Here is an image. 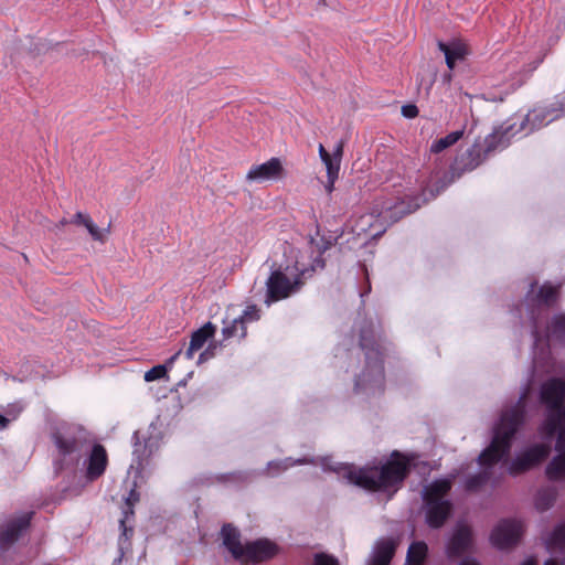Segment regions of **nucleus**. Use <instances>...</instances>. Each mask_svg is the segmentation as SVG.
Instances as JSON below:
<instances>
[{
  "instance_id": "4be33fe9",
  "label": "nucleus",
  "mask_w": 565,
  "mask_h": 565,
  "mask_svg": "<svg viewBox=\"0 0 565 565\" xmlns=\"http://www.w3.org/2000/svg\"><path fill=\"white\" fill-rule=\"evenodd\" d=\"M428 547L424 542H414L407 551L408 565H422L427 556Z\"/></svg>"
},
{
  "instance_id": "a878e982",
  "label": "nucleus",
  "mask_w": 565,
  "mask_h": 565,
  "mask_svg": "<svg viewBox=\"0 0 565 565\" xmlns=\"http://www.w3.org/2000/svg\"><path fill=\"white\" fill-rule=\"evenodd\" d=\"M555 294H556V289L554 287L544 285L540 288L537 298L540 301L548 303L554 300Z\"/></svg>"
},
{
  "instance_id": "aec40b11",
  "label": "nucleus",
  "mask_w": 565,
  "mask_h": 565,
  "mask_svg": "<svg viewBox=\"0 0 565 565\" xmlns=\"http://www.w3.org/2000/svg\"><path fill=\"white\" fill-rule=\"evenodd\" d=\"M223 544L231 552L234 558H242L245 545H243L239 541V534L236 529L231 525H225L222 529Z\"/></svg>"
},
{
  "instance_id": "b1692460",
  "label": "nucleus",
  "mask_w": 565,
  "mask_h": 565,
  "mask_svg": "<svg viewBox=\"0 0 565 565\" xmlns=\"http://www.w3.org/2000/svg\"><path fill=\"white\" fill-rule=\"evenodd\" d=\"M83 226L87 230V232L89 233V235L92 236V238L94 241H97L100 243L106 242V239L108 238V235L110 233L109 225L106 228H99L94 223V221L90 218V216H88V218L86 220V223Z\"/></svg>"
},
{
  "instance_id": "4468645a",
  "label": "nucleus",
  "mask_w": 565,
  "mask_h": 565,
  "mask_svg": "<svg viewBox=\"0 0 565 565\" xmlns=\"http://www.w3.org/2000/svg\"><path fill=\"white\" fill-rule=\"evenodd\" d=\"M55 444L58 450L64 454H72L81 448V443L85 440V433L78 429V436H74L68 429L58 430L54 435Z\"/></svg>"
},
{
  "instance_id": "c03bdc74",
  "label": "nucleus",
  "mask_w": 565,
  "mask_h": 565,
  "mask_svg": "<svg viewBox=\"0 0 565 565\" xmlns=\"http://www.w3.org/2000/svg\"><path fill=\"white\" fill-rule=\"evenodd\" d=\"M180 354H181V351H178L174 355H172V356L170 358L169 363H170V364H171V363H173V362L178 359V356H179Z\"/></svg>"
},
{
  "instance_id": "8fccbe9b",
  "label": "nucleus",
  "mask_w": 565,
  "mask_h": 565,
  "mask_svg": "<svg viewBox=\"0 0 565 565\" xmlns=\"http://www.w3.org/2000/svg\"><path fill=\"white\" fill-rule=\"evenodd\" d=\"M476 166H477V164H472V166H470L468 169H469V170H471V169H473Z\"/></svg>"
},
{
  "instance_id": "72a5a7b5",
  "label": "nucleus",
  "mask_w": 565,
  "mask_h": 565,
  "mask_svg": "<svg viewBox=\"0 0 565 565\" xmlns=\"http://www.w3.org/2000/svg\"><path fill=\"white\" fill-rule=\"evenodd\" d=\"M460 173H457V177H459ZM456 175L454 174L447 182H441L439 186H437L436 191L434 192L430 190V198H435L440 191H443L449 183H451L455 180Z\"/></svg>"
},
{
  "instance_id": "09e8293b",
  "label": "nucleus",
  "mask_w": 565,
  "mask_h": 565,
  "mask_svg": "<svg viewBox=\"0 0 565 565\" xmlns=\"http://www.w3.org/2000/svg\"><path fill=\"white\" fill-rule=\"evenodd\" d=\"M370 217H371V216H367V215H366V216H363V217L361 218V223H366V222L369 221V218H370Z\"/></svg>"
},
{
  "instance_id": "f257e3e1",
  "label": "nucleus",
  "mask_w": 565,
  "mask_h": 565,
  "mask_svg": "<svg viewBox=\"0 0 565 565\" xmlns=\"http://www.w3.org/2000/svg\"><path fill=\"white\" fill-rule=\"evenodd\" d=\"M565 382L553 379L543 384L541 399L545 403L551 413L540 427L542 438L551 439L557 435L556 451L558 455L547 466L546 473L552 480L565 478Z\"/></svg>"
},
{
  "instance_id": "49530a36",
  "label": "nucleus",
  "mask_w": 565,
  "mask_h": 565,
  "mask_svg": "<svg viewBox=\"0 0 565 565\" xmlns=\"http://www.w3.org/2000/svg\"><path fill=\"white\" fill-rule=\"evenodd\" d=\"M121 526L124 527V535H127V527H125V520L120 521Z\"/></svg>"
},
{
  "instance_id": "412c9836",
  "label": "nucleus",
  "mask_w": 565,
  "mask_h": 565,
  "mask_svg": "<svg viewBox=\"0 0 565 565\" xmlns=\"http://www.w3.org/2000/svg\"><path fill=\"white\" fill-rule=\"evenodd\" d=\"M223 338H239L243 339L246 335L245 322L238 317L234 318L231 322L224 321L222 329Z\"/></svg>"
},
{
  "instance_id": "6ab92c4d",
  "label": "nucleus",
  "mask_w": 565,
  "mask_h": 565,
  "mask_svg": "<svg viewBox=\"0 0 565 565\" xmlns=\"http://www.w3.org/2000/svg\"><path fill=\"white\" fill-rule=\"evenodd\" d=\"M420 206V203L407 204L404 201L396 203L394 206H386L384 211L381 212V218L388 223L397 222L405 214L412 213L416 211Z\"/></svg>"
},
{
  "instance_id": "c85d7f7f",
  "label": "nucleus",
  "mask_w": 565,
  "mask_h": 565,
  "mask_svg": "<svg viewBox=\"0 0 565 565\" xmlns=\"http://www.w3.org/2000/svg\"><path fill=\"white\" fill-rule=\"evenodd\" d=\"M239 318L245 322L258 320L259 315L255 306L248 307Z\"/></svg>"
},
{
  "instance_id": "f704fd0d",
  "label": "nucleus",
  "mask_w": 565,
  "mask_h": 565,
  "mask_svg": "<svg viewBox=\"0 0 565 565\" xmlns=\"http://www.w3.org/2000/svg\"><path fill=\"white\" fill-rule=\"evenodd\" d=\"M557 329L565 330V316H558L555 318Z\"/></svg>"
},
{
  "instance_id": "6e6552de",
  "label": "nucleus",
  "mask_w": 565,
  "mask_h": 565,
  "mask_svg": "<svg viewBox=\"0 0 565 565\" xmlns=\"http://www.w3.org/2000/svg\"><path fill=\"white\" fill-rule=\"evenodd\" d=\"M287 171L279 158H271L268 161L253 166L247 174L246 180L250 182H276L285 179Z\"/></svg>"
},
{
  "instance_id": "423d86ee",
  "label": "nucleus",
  "mask_w": 565,
  "mask_h": 565,
  "mask_svg": "<svg viewBox=\"0 0 565 565\" xmlns=\"http://www.w3.org/2000/svg\"><path fill=\"white\" fill-rule=\"evenodd\" d=\"M452 481L450 478L438 479L423 489V510L426 523L434 529L441 527L452 512V503L448 498Z\"/></svg>"
},
{
  "instance_id": "c756f323",
  "label": "nucleus",
  "mask_w": 565,
  "mask_h": 565,
  "mask_svg": "<svg viewBox=\"0 0 565 565\" xmlns=\"http://www.w3.org/2000/svg\"><path fill=\"white\" fill-rule=\"evenodd\" d=\"M402 114L406 118H414L418 114V109L415 105H406L402 107Z\"/></svg>"
},
{
  "instance_id": "dca6fc26",
  "label": "nucleus",
  "mask_w": 565,
  "mask_h": 565,
  "mask_svg": "<svg viewBox=\"0 0 565 565\" xmlns=\"http://www.w3.org/2000/svg\"><path fill=\"white\" fill-rule=\"evenodd\" d=\"M215 333V326L211 322L205 323L202 328L192 333L191 341L188 350L185 351L186 359H192L194 353L203 348L205 342Z\"/></svg>"
},
{
  "instance_id": "a18cd8bd",
  "label": "nucleus",
  "mask_w": 565,
  "mask_h": 565,
  "mask_svg": "<svg viewBox=\"0 0 565 565\" xmlns=\"http://www.w3.org/2000/svg\"><path fill=\"white\" fill-rule=\"evenodd\" d=\"M326 189L328 192H331L333 190V184L328 180V184L326 185Z\"/></svg>"
},
{
  "instance_id": "79ce46f5",
  "label": "nucleus",
  "mask_w": 565,
  "mask_h": 565,
  "mask_svg": "<svg viewBox=\"0 0 565 565\" xmlns=\"http://www.w3.org/2000/svg\"><path fill=\"white\" fill-rule=\"evenodd\" d=\"M521 565H537V563L535 558L529 557Z\"/></svg>"
},
{
  "instance_id": "20e7f679",
  "label": "nucleus",
  "mask_w": 565,
  "mask_h": 565,
  "mask_svg": "<svg viewBox=\"0 0 565 565\" xmlns=\"http://www.w3.org/2000/svg\"><path fill=\"white\" fill-rule=\"evenodd\" d=\"M524 417V405L522 401L513 407L505 409L494 428L492 441L479 456V465L490 468L499 462L510 450L511 439Z\"/></svg>"
},
{
  "instance_id": "ddd939ff",
  "label": "nucleus",
  "mask_w": 565,
  "mask_h": 565,
  "mask_svg": "<svg viewBox=\"0 0 565 565\" xmlns=\"http://www.w3.org/2000/svg\"><path fill=\"white\" fill-rule=\"evenodd\" d=\"M276 554V546L267 540H258L245 545L242 562H262Z\"/></svg>"
},
{
  "instance_id": "de8ad7c7",
  "label": "nucleus",
  "mask_w": 565,
  "mask_h": 565,
  "mask_svg": "<svg viewBox=\"0 0 565 565\" xmlns=\"http://www.w3.org/2000/svg\"><path fill=\"white\" fill-rule=\"evenodd\" d=\"M377 383H379V385H381V384H382V372H381V370L379 371V380H377Z\"/></svg>"
},
{
  "instance_id": "0eeeda50",
  "label": "nucleus",
  "mask_w": 565,
  "mask_h": 565,
  "mask_svg": "<svg viewBox=\"0 0 565 565\" xmlns=\"http://www.w3.org/2000/svg\"><path fill=\"white\" fill-rule=\"evenodd\" d=\"M523 533V524L521 521L515 519L501 520L493 527L490 541L493 546L500 550H507L520 541Z\"/></svg>"
},
{
  "instance_id": "f3484780",
  "label": "nucleus",
  "mask_w": 565,
  "mask_h": 565,
  "mask_svg": "<svg viewBox=\"0 0 565 565\" xmlns=\"http://www.w3.org/2000/svg\"><path fill=\"white\" fill-rule=\"evenodd\" d=\"M106 466L107 454L105 448L100 445H95L89 457V465L87 469L88 477L90 479L99 477L105 471Z\"/></svg>"
},
{
  "instance_id": "2f4dec72",
  "label": "nucleus",
  "mask_w": 565,
  "mask_h": 565,
  "mask_svg": "<svg viewBox=\"0 0 565 565\" xmlns=\"http://www.w3.org/2000/svg\"><path fill=\"white\" fill-rule=\"evenodd\" d=\"M89 215L85 214V213H82V212H77L73 218L70 221L71 224H75V225H79V226H83L85 223H86V220L88 218Z\"/></svg>"
},
{
  "instance_id": "2eb2a0df",
  "label": "nucleus",
  "mask_w": 565,
  "mask_h": 565,
  "mask_svg": "<svg viewBox=\"0 0 565 565\" xmlns=\"http://www.w3.org/2000/svg\"><path fill=\"white\" fill-rule=\"evenodd\" d=\"M437 45L438 49L445 54L446 64L449 70H454L456 63L462 61L468 54L466 44L460 41H451L448 44L438 42Z\"/></svg>"
},
{
  "instance_id": "5701e85b",
  "label": "nucleus",
  "mask_w": 565,
  "mask_h": 565,
  "mask_svg": "<svg viewBox=\"0 0 565 565\" xmlns=\"http://www.w3.org/2000/svg\"><path fill=\"white\" fill-rule=\"evenodd\" d=\"M463 136V130H457L448 134L446 137L435 140L430 146V152L439 153L450 146L455 145Z\"/></svg>"
},
{
  "instance_id": "7c9ffc66",
  "label": "nucleus",
  "mask_w": 565,
  "mask_h": 565,
  "mask_svg": "<svg viewBox=\"0 0 565 565\" xmlns=\"http://www.w3.org/2000/svg\"><path fill=\"white\" fill-rule=\"evenodd\" d=\"M486 478H487V476L479 475V476H476V477L469 479L467 482V488L470 490L476 489L479 484H481L484 481Z\"/></svg>"
},
{
  "instance_id": "f8f14e48",
  "label": "nucleus",
  "mask_w": 565,
  "mask_h": 565,
  "mask_svg": "<svg viewBox=\"0 0 565 565\" xmlns=\"http://www.w3.org/2000/svg\"><path fill=\"white\" fill-rule=\"evenodd\" d=\"M546 547L553 558L544 565H558L559 561H565V522L557 524L545 540Z\"/></svg>"
},
{
  "instance_id": "1a4fd4ad",
  "label": "nucleus",
  "mask_w": 565,
  "mask_h": 565,
  "mask_svg": "<svg viewBox=\"0 0 565 565\" xmlns=\"http://www.w3.org/2000/svg\"><path fill=\"white\" fill-rule=\"evenodd\" d=\"M30 513H22L3 520L0 523V550H9L19 539L23 530L29 526Z\"/></svg>"
},
{
  "instance_id": "393cba45",
  "label": "nucleus",
  "mask_w": 565,
  "mask_h": 565,
  "mask_svg": "<svg viewBox=\"0 0 565 565\" xmlns=\"http://www.w3.org/2000/svg\"><path fill=\"white\" fill-rule=\"evenodd\" d=\"M322 162L326 164L327 168L328 180L331 182V184H334V181L337 180L339 174L341 161L334 159L330 154L328 159L322 160Z\"/></svg>"
},
{
  "instance_id": "cd10ccee",
  "label": "nucleus",
  "mask_w": 565,
  "mask_h": 565,
  "mask_svg": "<svg viewBox=\"0 0 565 565\" xmlns=\"http://www.w3.org/2000/svg\"><path fill=\"white\" fill-rule=\"evenodd\" d=\"M167 369L164 365H157L150 369L145 373V381L152 382L154 380L161 379L166 375Z\"/></svg>"
},
{
  "instance_id": "9d476101",
  "label": "nucleus",
  "mask_w": 565,
  "mask_h": 565,
  "mask_svg": "<svg viewBox=\"0 0 565 565\" xmlns=\"http://www.w3.org/2000/svg\"><path fill=\"white\" fill-rule=\"evenodd\" d=\"M548 452L550 445H534L518 455V457L510 463L509 470L511 473L515 475L529 470L545 459Z\"/></svg>"
},
{
  "instance_id": "39448f33",
  "label": "nucleus",
  "mask_w": 565,
  "mask_h": 565,
  "mask_svg": "<svg viewBox=\"0 0 565 565\" xmlns=\"http://www.w3.org/2000/svg\"><path fill=\"white\" fill-rule=\"evenodd\" d=\"M561 109L551 106H537L527 113L524 119L515 129V124L508 125L495 129L491 135L486 138L487 150L492 151L499 148H504L509 145L510 137L516 132L524 131L525 134L532 132L541 128L547 122L553 121L559 116Z\"/></svg>"
},
{
  "instance_id": "4c0bfd02",
  "label": "nucleus",
  "mask_w": 565,
  "mask_h": 565,
  "mask_svg": "<svg viewBox=\"0 0 565 565\" xmlns=\"http://www.w3.org/2000/svg\"><path fill=\"white\" fill-rule=\"evenodd\" d=\"M137 501H138V495L135 493V491H131L130 495L127 498V504L129 507H131Z\"/></svg>"
},
{
  "instance_id": "bb28decb",
  "label": "nucleus",
  "mask_w": 565,
  "mask_h": 565,
  "mask_svg": "<svg viewBox=\"0 0 565 565\" xmlns=\"http://www.w3.org/2000/svg\"><path fill=\"white\" fill-rule=\"evenodd\" d=\"M312 565H341L332 555L326 554V553H318L313 557Z\"/></svg>"
},
{
  "instance_id": "e433bc0d",
  "label": "nucleus",
  "mask_w": 565,
  "mask_h": 565,
  "mask_svg": "<svg viewBox=\"0 0 565 565\" xmlns=\"http://www.w3.org/2000/svg\"><path fill=\"white\" fill-rule=\"evenodd\" d=\"M280 465H282V469H287V468L294 466V462H287V461H284V462H270L269 463V468L278 467Z\"/></svg>"
},
{
  "instance_id": "c9c22d12",
  "label": "nucleus",
  "mask_w": 565,
  "mask_h": 565,
  "mask_svg": "<svg viewBox=\"0 0 565 565\" xmlns=\"http://www.w3.org/2000/svg\"><path fill=\"white\" fill-rule=\"evenodd\" d=\"M318 151L321 160H326L330 156V153L324 149V147L321 143L318 147Z\"/></svg>"
},
{
  "instance_id": "ea45409f",
  "label": "nucleus",
  "mask_w": 565,
  "mask_h": 565,
  "mask_svg": "<svg viewBox=\"0 0 565 565\" xmlns=\"http://www.w3.org/2000/svg\"><path fill=\"white\" fill-rule=\"evenodd\" d=\"M67 224H71L68 220L66 218H62L55 226L53 230L55 231H58L61 230L63 226L67 225Z\"/></svg>"
},
{
  "instance_id": "37998d69",
  "label": "nucleus",
  "mask_w": 565,
  "mask_h": 565,
  "mask_svg": "<svg viewBox=\"0 0 565 565\" xmlns=\"http://www.w3.org/2000/svg\"><path fill=\"white\" fill-rule=\"evenodd\" d=\"M8 423H9L8 418H6L2 415H0V426L2 428H4L8 425Z\"/></svg>"
},
{
  "instance_id": "a19ab883",
  "label": "nucleus",
  "mask_w": 565,
  "mask_h": 565,
  "mask_svg": "<svg viewBox=\"0 0 565 565\" xmlns=\"http://www.w3.org/2000/svg\"><path fill=\"white\" fill-rule=\"evenodd\" d=\"M207 358H209V352H207V350H206V351H204V352H202V353L200 354L198 363H202V362L206 361V360H207Z\"/></svg>"
},
{
  "instance_id": "9b49d317",
  "label": "nucleus",
  "mask_w": 565,
  "mask_h": 565,
  "mask_svg": "<svg viewBox=\"0 0 565 565\" xmlns=\"http://www.w3.org/2000/svg\"><path fill=\"white\" fill-rule=\"evenodd\" d=\"M398 542L392 537L377 540L365 561V565H390Z\"/></svg>"
},
{
  "instance_id": "f03ea898",
  "label": "nucleus",
  "mask_w": 565,
  "mask_h": 565,
  "mask_svg": "<svg viewBox=\"0 0 565 565\" xmlns=\"http://www.w3.org/2000/svg\"><path fill=\"white\" fill-rule=\"evenodd\" d=\"M319 465H321L324 469L333 470L342 475L343 477L348 478L351 483H354L366 490L388 491L402 482L411 466V460L396 454L393 456V459L381 469L376 467L355 469L348 465L332 466L329 463L328 458H321L319 460Z\"/></svg>"
},
{
  "instance_id": "a211bd4d",
  "label": "nucleus",
  "mask_w": 565,
  "mask_h": 565,
  "mask_svg": "<svg viewBox=\"0 0 565 565\" xmlns=\"http://www.w3.org/2000/svg\"><path fill=\"white\" fill-rule=\"evenodd\" d=\"M471 544V531L467 526H459L449 545L448 552L452 556L460 555L470 547Z\"/></svg>"
},
{
  "instance_id": "473e14b6",
  "label": "nucleus",
  "mask_w": 565,
  "mask_h": 565,
  "mask_svg": "<svg viewBox=\"0 0 565 565\" xmlns=\"http://www.w3.org/2000/svg\"><path fill=\"white\" fill-rule=\"evenodd\" d=\"M343 147H344V142H343V140H340L337 143V146H335L331 157H333L334 159L341 161L342 160V156H343Z\"/></svg>"
},
{
  "instance_id": "58836bf2",
  "label": "nucleus",
  "mask_w": 565,
  "mask_h": 565,
  "mask_svg": "<svg viewBox=\"0 0 565 565\" xmlns=\"http://www.w3.org/2000/svg\"><path fill=\"white\" fill-rule=\"evenodd\" d=\"M459 565H480L475 558L467 557L460 562Z\"/></svg>"
},
{
  "instance_id": "7ed1b4c3",
  "label": "nucleus",
  "mask_w": 565,
  "mask_h": 565,
  "mask_svg": "<svg viewBox=\"0 0 565 565\" xmlns=\"http://www.w3.org/2000/svg\"><path fill=\"white\" fill-rule=\"evenodd\" d=\"M290 254L295 258L292 267L287 266L284 270H275L266 281L267 294L265 302L269 306L271 302L288 298L297 292L303 281L302 277L310 270L322 268L321 260H315L312 265L306 262V255L299 250L291 249Z\"/></svg>"
}]
</instances>
